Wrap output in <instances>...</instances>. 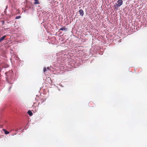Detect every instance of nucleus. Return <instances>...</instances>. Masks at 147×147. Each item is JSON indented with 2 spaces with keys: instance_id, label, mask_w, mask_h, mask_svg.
Wrapping results in <instances>:
<instances>
[{
  "instance_id": "1",
  "label": "nucleus",
  "mask_w": 147,
  "mask_h": 147,
  "mask_svg": "<svg viewBox=\"0 0 147 147\" xmlns=\"http://www.w3.org/2000/svg\"><path fill=\"white\" fill-rule=\"evenodd\" d=\"M122 4V0H118L117 3L114 5L115 9H117L118 8L121 6Z\"/></svg>"
},
{
  "instance_id": "2",
  "label": "nucleus",
  "mask_w": 147,
  "mask_h": 147,
  "mask_svg": "<svg viewBox=\"0 0 147 147\" xmlns=\"http://www.w3.org/2000/svg\"><path fill=\"white\" fill-rule=\"evenodd\" d=\"M79 12L80 16H83L84 15V13L82 9H80L79 11Z\"/></svg>"
},
{
  "instance_id": "3",
  "label": "nucleus",
  "mask_w": 147,
  "mask_h": 147,
  "mask_svg": "<svg viewBox=\"0 0 147 147\" xmlns=\"http://www.w3.org/2000/svg\"><path fill=\"white\" fill-rule=\"evenodd\" d=\"M59 30L62 31H67V29L65 28V26L59 29Z\"/></svg>"
},
{
  "instance_id": "4",
  "label": "nucleus",
  "mask_w": 147,
  "mask_h": 147,
  "mask_svg": "<svg viewBox=\"0 0 147 147\" xmlns=\"http://www.w3.org/2000/svg\"><path fill=\"white\" fill-rule=\"evenodd\" d=\"M50 70V69H49V67H47V69L46 68L44 67L43 69V71L44 72H45L47 71H48L49 70V71Z\"/></svg>"
},
{
  "instance_id": "5",
  "label": "nucleus",
  "mask_w": 147,
  "mask_h": 147,
  "mask_svg": "<svg viewBox=\"0 0 147 147\" xmlns=\"http://www.w3.org/2000/svg\"><path fill=\"white\" fill-rule=\"evenodd\" d=\"M6 36V35L0 38V42L4 39Z\"/></svg>"
},
{
  "instance_id": "6",
  "label": "nucleus",
  "mask_w": 147,
  "mask_h": 147,
  "mask_svg": "<svg viewBox=\"0 0 147 147\" xmlns=\"http://www.w3.org/2000/svg\"><path fill=\"white\" fill-rule=\"evenodd\" d=\"M28 113L30 116H32L33 115L32 112L30 110L28 111Z\"/></svg>"
},
{
  "instance_id": "7",
  "label": "nucleus",
  "mask_w": 147,
  "mask_h": 147,
  "mask_svg": "<svg viewBox=\"0 0 147 147\" xmlns=\"http://www.w3.org/2000/svg\"><path fill=\"white\" fill-rule=\"evenodd\" d=\"M3 130L4 131L5 134H9V132L6 130L5 129H3Z\"/></svg>"
},
{
  "instance_id": "8",
  "label": "nucleus",
  "mask_w": 147,
  "mask_h": 147,
  "mask_svg": "<svg viewBox=\"0 0 147 147\" xmlns=\"http://www.w3.org/2000/svg\"><path fill=\"white\" fill-rule=\"evenodd\" d=\"M35 2L34 3V4H39V2L38 1V0H34Z\"/></svg>"
},
{
  "instance_id": "9",
  "label": "nucleus",
  "mask_w": 147,
  "mask_h": 147,
  "mask_svg": "<svg viewBox=\"0 0 147 147\" xmlns=\"http://www.w3.org/2000/svg\"><path fill=\"white\" fill-rule=\"evenodd\" d=\"M21 18V16H16L15 18V19H20V18Z\"/></svg>"
},
{
  "instance_id": "10",
  "label": "nucleus",
  "mask_w": 147,
  "mask_h": 147,
  "mask_svg": "<svg viewBox=\"0 0 147 147\" xmlns=\"http://www.w3.org/2000/svg\"><path fill=\"white\" fill-rule=\"evenodd\" d=\"M8 72H6L5 73V74H6V75H7V76H9V75H8Z\"/></svg>"
},
{
  "instance_id": "11",
  "label": "nucleus",
  "mask_w": 147,
  "mask_h": 147,
  "mask_svg": "<svg viewBox=\"0 0 147 147\" xmlns=\"http://www.w3.org/2000/svg\"><path fill=\"white\" fill-rule=\"evenodd\" d=\"M27 129L26 126H25L24 129Z\"/></svg>"
},
{
  "instance_id": "12",
  "label": "nucleus",
  "mask_w": 147,
  "mask_h": 147,
  "mask_svg": "<svg viewBox=\"0 0 147 147\" xmlns=\"http://www.w3.org/2000/svg\"><path fill=\"white\" fill-rule=\"evenodd\" d=\"M4 23V21H3L2 22V24H3Z\"/></svg>"
},
{
  "instance_id": "13",
  "label": "nucleus",
  "mask_w": 147,
  "mask_h": 147,
  "mask_svg": "<svg viewBox=\"0 0 147 147\" xmlns=\"http://www.w3.org/2000/svg\"><path fill=\"white\" fill-rule=\"evenodd\" d=\"M11 87H10L9 88V90H10V89H11Z\"/></svg>"
},
{
  "instance_id": "14",
  "label": "nucleus",
  "mask_w": 147,
  "mask_h": 147,
  "mask_svg": "<svg viewBox=\"0 0 147 147\" xmlns=\"http://www.w3.org/2000/svg\"><path fill=\"white\" fill-rule=\"evenodd\" d=\"M46 12H46V11H45L44 12V14H45V13H46Z\"/></svg>"
},
{
  "instance_id": "15",
  "label": "nucleus",
  "mask_w": 147,
  "mask_h": 147,
  "mask_svg": "<svg viewBox=\"0 0 147 147\" xmlns=\"http://www.w3.org/2000/svg\"><path fill=\"white\" fill-rule=\"evenodd\" d=\"M10 73H12V71H11Z\"/></svg>"
}]
</instances>
